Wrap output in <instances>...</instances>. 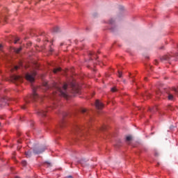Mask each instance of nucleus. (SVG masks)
<instances>
[{"instance_id":"e433bc0d","label":"nucleus","mask_w":178,"mask_h":178,"mask_svg":"<svg viewBox=\"0 0 178 178\" xmlns=\"http://www.w3.org/2000/svg\"><path fill=\"white\" fill-rule=\"evenodd\" d=\"M145 80H147V78H145Z\"/></svg>"},{"instance_id":"f257e3e1","label":"nucleus","mask_w":178,"mask_h":178,"mask_svg":"<svg viewBox=\"0 0 178 178\" xmlns=\"http://www.w3.org/2000/svg\"><path fill=\"white\" fill-rule=\"evenodd\" d=\"M53 87L54 88V90L53 91V95L51 96V99H55L58 96L67 98V85L66 83H64L63 85L54 83Z\"/></svg>"},{"instance_id":"cd10ccee","label":"nucleus","mask_w":178,"mask_h":178,"mask_svg":"<svg viewBox=\"0 0 178 178\" xmlns=\"http://www.w3.org/2000/svg\"><path fill=\"white\" fill-rule=\"evenodd\" d=\"M109 23L110 24H112L113 23V19H110Z\"/></svg>"},{"instance_id":"f3484780","label":"nucleus","mask_w":178,"mask_h":178,"mask_svg":"<svg viewBox=\"0 0 178 178\" xmlns=\"http://www.w3.org/2000/svg\"><path fill=\"white\" fill-rule=\"evenodd\" d=\"M60 70H61V68H60V67L55 68V69L54 70V73L56 74V73H58V72H60Z\"/></svg>"},{"instance_id":"2f4dec72","label":"nucleus","mask_w":178,"mask_h":178,"mask_svg":"<svg viewBox=\"0 0 178 178\" xmlns=\"http://www.w3.org/2000/svg\"><path fill=\"white\" fill-rule=\"evenodd\" d=\"M44 86H45V87H48V83H46L44 84Z\"/></svg>"},{"instance_id":"20e7f679","label":"nucleus","mask_w":178,"mask_h":178,"mask_svg":"<svg viewBox=\"0 0 178 178\" xmlns=\"http://www.w3.org/2000/svg\"><path fill=\"white\" fill-rule=\"evenodd\" d=\"M37 75V72H33L31 74H26V79L28 80V81H30L31 83H33L35 80V77Z\"/></svg>"},{"instance_id":"7c9ffc66","label":"nucleus","mask_w":178,"mask_h":178,"mask_svg":"<svg viewBox=\"0 0 178 178\" xmlns=\"http://www.w3.org/2000/svg\"><path fill=\"white\" fill-rule=\"evenodd\" d=\"M2 50V44H0V51Z\"/></svg>"},{"instance_id":"4be33fe9","label":"nucleus","mask_w":178,"mask_h":178,"mask_svg":"<svg viewBox=\"0 0 178 178\" xmlns=\"http://www.w3.org/2000/svg\"><path fill=\"white\" fill-rule=\"evenodd\" d=\"M22 166H26V165H27V161H22Z\"/></svg>"},{"instance_id":"6e6552de","label":"nucleus","mask_w":178,"mask_h":178,"mask_svg":"<svg viewBox=\"0 0 178 178\" xmlns=\"http://www.w3.org/2000/svg\"><path fill=\"white\" fill-rule=\"evenodd\" d=\"M81 131H83V128H81V127L76 125L74 127V129H73L74 133H80Z\"/></svg>"},{"instance_id":"393cba45","label":"nucleus","mask_w":178,"mask_h":178,"mask_svg":"<svg viewBox=\"0 0 178 178\" xmlns=\"http://www.w3.org/2000/svg\"><path fill=\"white\" fill-rule=\"evenodd\" d=\"M17 69H19V66L15 65V66L14 67V68L12 69V70H17Z\"/></svg>"},{"instance_id":"aec40b11","label":"nucleus","mask_w":178,"mask_h":178,"mask_svg":"<svg viewBox=\"0 0 178 178\" xmlns=\"http://www.w3.org/2000/svg\"><path fill=\"white\" fill-rule=\"evenodd\" d=\"M44 166L49 167V166H52V165L49 162H45L44 163Z\"/></svg>"},{"instance_id":"c9c22d12","label":"nucleus","mask_w":178,"mask_h":178,"mask_svg":"<svg viewBox=\"0 0 178 178\" xmlns=\"http://www.w3.org/2000/svg\"><path fill=\"white\" fill-rule=\"evenodd\" d=\"M62 45H63V43H61V44H60V46H61V47H62Z\"/></svg>"},{"instance_id":"f8f14e48","label":"nucleus","mask_w":178,"mask_h":178,"mask_svg":"<svg viewBox=\"0 0 178 178\" xmlns=\"http://www.w3.org/2000/svg\"><path fill=\"white\" fill-rule=\"evenodd\" d=\"M25 155H26V158H31V152L28 151V152H25Z\"/></svg>"},{"instance_id":"a878e982","label":"nucleus","mask_w":178,"mask_h":178,"mask_svg":"<svg viewBox=\"0 0 178 178\" xmlns=\"http://www.w3.org/2000/svg\"><path fill=\"white\" fill-rule=\"evenodd\" d=\"M118 76H119L120 78L122 77V72H121L120 71H119V70H118Z\"/></svg>"},{"instance_id":"dca6fc26","label":"nucleus","mask_w":178,"mask_h":178,"mask_svg":"<svg viewBox=\"0 0 178 178\" xmlns=\"http://www.w3.org/2000/svg\"><path fill=\"white\" fill-rule=\"evenodd\" d=\"M60 30V29L58 26H56V27L54 28V33H59Z\"/></svg>"},{"instance_id":"473e14b6","label":"nucleus","mask_w":178,"mask_h":178,"mask_svg":"<svg viewBox=\"0 0 178 178\" xmlns=\"http://www.w3.org/2000/svg\"><path fill=\"white\" fill-rule=\"evenodd\" d=\"M90 55L92 56V55H94V53H93V52H91V53L90 54Z\"/></svg>"},{"instance_id":"1a4fd4ad","label":"nucleus","mask_w":178,"mask_h":178,"mask_svg":"<svg viewBox=\"0 0 178 178\" xmlns=\"http://www.w3.org/2000/svg\"><path fill=\"white\" fill-rule=\"evenodd\" d=\"M38 114L39 115V116H42V118L47 116V110H40L38 112Z\"/></svg>"},{"instance_id":"7ed1b4c3","label":"nucleus","mask_w":178,"mask_h":178,"mask_svg":"<svg viewBox=\"0 0 178 178\" xmlns=\"http://www.w3.org/2000/svg\"><path fill=\"white\" fill-rule=\"evenodd\" d=\"M10 80L13 83H22L23 81V77L19 75H12L10 77Z\"/></svg>"},{"instance_id":"0eeeda50","label":"nucleus","mask_w":178,"mask_h":178,"mask_svg":"<svg viewBox=\"0 0 178 178\" xmlns=\"http://www.w3.org/2000/svg\"><path fill=\"white\" fill-rule=\"evenodd\" d=\"M95 106L97 109H102L104 108V104L99 102V100H96Z\"/></svg>"},{"instance_id":"a211bd4d","label":"nucleus","mask_w":178,"mask_h":178,"mask_svg":"<svg viewBox=\"0 0 178 178\" xmlns=\"http://www.w3.org/2000/svg\"><path fill=\"white\" fill-rule=\"evenodd\" d=\"M156 110H157L156 107H154L152 108H149V111L152 113L156 112Z\"/></svg>"},{"instance_id":"2eb2a0df","label":"nucleus","mask_w":178,"mask_h":178,"mask_svg":"<svg viewBox=\"0 0 178 178\" xmlns=\"http://www.w3.org/2000/svg\"><path fill=\"white\" fill-rule=\"evenodd\" d=\"M22 51V47H19L18 49H14V51L15 54H19Z\"/></svg>"},{"instance_id":"c756f323","label":"nucleus","mask_w":178,"mask_h":178,"mask_svg":"<svg viewBox=\"0 0 178 178\" xmlns=\"http://www.w3.org/2000/svg\"><path fill=\"white\" fill-rule=\"evenodd\" d=\"M67 178H73V177L71 176V175H69V176L67 177Z\"/></svg>"},{"instance_id":"9d476101","label":"nucleus","mask_w":178,"mask_h":178,"mask_svg":"<svg viewBox=\"0 0 178 178\" xmlns=\"http://www.w3.org/2000/svg\"><path fill=\"white\" fill-rule=\"evenodd\" d=\"M170 59V56H163L161 58V60L163 62L165 60H169Z\"/></svg>"},{"instance_id":"f03ea898","label":"nucleus","mask_w":178,"mask_h":178,"mask_svg":"<svg viewBox=\"0 0 178 178\" xmlns=\"http://www.w3.org/2000/svg\"><path fill=\"white\" fill-rule=\"evenodd\" d=\"M35 88H33V95L30 97L25 99V102L26 104L30 103L29 99H33L35 102L40 99V97L38 96V95H37V92H35Z\"/></svg>"},{"instance_id":"4468645a","label":"nucleus","mask_w":178,"mask_h":178,"mask_svg":"<svg viewBox=\"0 0 178 178\" xmlns=\"http://www.w3.org/2000/svg\"><path fill=\"white\" fill-rule=\"evenodd\" d=\"M81 113H83V115H88V111H87V109L82 108L81 111Z\"/></svg>"},{"instance_id":"72a5a7b5","label":"nucleus","mask_w":178,"mask_h":178,"mask_svg":"<svg viewBox=\"0 0 178 178\" xmlns=\"http://www.w3.org/2000/svg\"><path fill=\"white\" fill-rule=\"evenodd\" d=\"M22 109H26V107L24 106H22Z\"/></svg>"},{"instance_id":"5701e85b","label":"nucleus","mask_w":178,"mask_h":178,"mask_svg":"<svg viewBox=\"0 0 178 178\" xmlns=\"http://www.w3.org/2000/svg\"><path fill=\"white\" fill-rule=\"evenodd\" d=\"M111 91L112 92H116V91H118V89H116V88H112Z\"/></svg>"},{"instance_id":"39448f33","label":"nucleus","mask_w":178,"mask_h":178,"mask_svg":"<svg viewBox=\"0 0 178 178\" xmlns=\"http://www.w3.org/2000/svg\"><path fill=\"white\" fill-rule=\"evenodd\" d=\"M33 154H35V155H38L39 154H42V152H44L45 151V149L44 148H41V147L38 146V145H35L33 147Z\"/></svg>"},{"instance_id":"f704fd0d","label":"nucleus","mask_w":178,"mask_h":178,"mask_svg":"<svg viewBox=\"0 0 178 178\" xmlns=\"http://www.w3.org/2000/svg\"><path fill=\"white\" fill-rule=\"evenodd\" d=\"M155 65H158V61H156Z\"/></svg>"},{"instance_id":"b1692460","label":"nucleus","mask_w":178,"mask_h":178,"mask_svg":"<svg viewBox=\"0 0 178 178\" xmlns=\"http://www.w3.org/2000/svg\"><path fill=\"white\" fill-rule=\"evenodd\" d=\"M20 38H15V40L14 42V44H17V41H19Z\"/></svg>"},{"instance_id":"9b49d317","label":"nucleus","mask_w":178,"mask_h":178,"mask_svg":"<svg viewBox=\"0 0 178 178\" xmlns=\"http://www.w3.org/2000/svg\"><path fill=\"white\" fill-rule=\"evenodd\" d=\"M168 99L170 101H173L175 99V96L172 94H168Z\"/></svg>"},{"instance_id":"4c0bfd02","label":"nucleus","mask_w":178,"mask_h":178,"mask_svg":"<svg viewBox=\"0 0 178 178\" xmlns=\"http://www.w3.org/2000/svg\"><path fill=\"white\" fill-rule=\"evenodd\" d=\"M61 127H63V125H61Z\"/></svg>"},{"instance_id":"ddd939ff","label":"nucleus","mask_w":178,"mask_h":178,"mask_svg":"<svg viewBox=\"0 0 178 178\" xmlns=\"http://www.w3.org/2000/svg\"><path fill=\"white\" fill-rule=\"evenodd\" d=\"M1 102H2V104H0V106H5V104H6V100L5 99H1Z\"/></svg>"},{"instance_id":"58836bf2","label":"nucleus","mask_w":178,"mask_h":178,"mask_svg":"<svg viewBox=\"0 0 178 178\" xmlns=\"http://www.w3.org/2000/svg\"><path fill=\"white\" fill-rule=\"evenodd\" d=\"M0 126H1V122H0Z\"/></svg>"},{"instance_id":"c85d7f7f","label":"nucleus","mask_w":178,"mask_h":178,"mask_svg":"<svg viewBox=\"0 0 178 178\" xmlns=\"http://www.w3.org/2000/svg\"><path fill=\"white\" fill-rule=\"evenodd\" d=\"M100 130H105V127H102L100 128Z\"/></svg>"},{"instance_id":"412c9836","label":"nucleus","mask_w":178,"mask_h":178,"mask_svg":"<svg viewBox=\"0 0 178 178\" xmlns=\"http://www.w3.org/2000/svg\"><path fill=\"white\" fill-rule=\"evenodd\" d=\"M172 90L174 91L175 95H178V90H177V89H176L175 88H174L172 89Z\"/></svg>"},{"instance_id":"423d86ee","label":"nucleus","mask_w":178,"mask_h":178,"mask_svg":"<svg viewBox=\"0 0 178 178\" xmlns=\"http://www.w3.org/2000/svg\"><path fill=\"white\" fill-rule=\"evenodd\" d=\"M71 87H72V92H74V94H79V88H77L76 86V84L74 83H71Z\"/></svg>"},{"instance_id":"6ab92c4d","label":"nucleus","mask_w":178,"mask_h":178,"mask_svg":"<svg viewBox=\"0 0 178 178\" xmlns=\"http://www.w3.org/2000/svg\"><path fill=\"white\" fill-rule=\"evenodd\" d=\"M132 139L133 138L131 137V136H128L126 138V141H131Z\"/></svg>"},{"instance_id":"bb28decb","label":"nucleus","mask_w":178,"mask_h":178,"mask_svg":"<svg viewBox=\"0 0 178 178\" xmlns=\"http://www.w3.org/2000/svg\"><path fill=\"white\" fill-rule=\"evenodd\" d=\"M168 109H170V111H173V107H172V106H168Z\"/></svg>"}]
</instances>
